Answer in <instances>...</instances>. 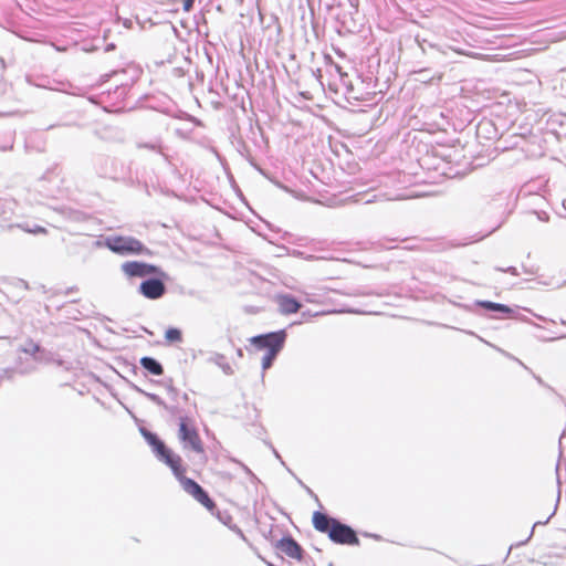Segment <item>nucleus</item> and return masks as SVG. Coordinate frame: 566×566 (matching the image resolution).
Instances as JSON below:
<instances>
[{"mask_svg": "<svg viewBox=\"0 0 566 566\" xmlns=\"http://www.w3.org/2000/svg\"><path fill=\"white\" fill-rule=\"evenodd\" d=\"M145 438L153 447L156 455L171 469L184 491L191 495L208 511H214L216 503L210 499L208 493L195 480L186 476V468L182 464L180 455L175 454L170 449H168L156 434L147 432L145 433Z\"/></svg>", "mask_w": 566, "mask_h": 566, "instance_id": "obj_1", "label": "nucleus"}, {"mask_svg": "<svg viewBox=\"0 0 566 566\" xmlns=\"http://www.w3.org/2000/svg\"><path fill=\"white\" fill-rule=\"evenodd\" d=\"M313 525L316 531L326 533L331 541L343 545H358L359 539L355 531L338 522L335 518L327 516L322 512H314L312 517Z\"/></svg>", "mask_w": 566, "mask_h": 566, "instance_id": "obj_2", "label": "nucleus"}, {"mask_svg": "<svg viewBox=\"0 0 566 566\" xmlns=\"http://www.w3.org/2000/svg\"><path fill=\"white\" fill-rule=\"evenodd\" d=\"M286 339L285 331L272 332L250 338V344L255 350H265L262 358L263 370L269 369L277 354L282 350Z\"/></svg>", "mask_w": 566, "mask_h": 566, "instance_id": "obj_3", "label": "nucleus"}, {"mask_svg": "<svg viewBox=\"0 0 566 566\" xmlns=\"http://www.w3.org/2000/svg\"><path fill=\"white\" fill-rule=\"evenodd\" d=\"M104 247L119 255L151 254L145 244L134 237L112 235L104 240Z\"/></svg>", "mask_w": 566, "mask_h": 566, "instance_id": "obj_4", "label": "nucleus"}, {"mask_svg": "<svg viewBox=\"0 0 566 566\" xmlns=\"http://www.w3.org/2000/svg\"><path fill=\"white\" fill-rule=\"evenodd\" d=\"M178 437L185 448L188 447L197 453L205 451L200 436L188 418H180Z\"/></svg>", "mask_w": 566, "mask_h": 566, "instance_id": "obj_5", "label": "nucleus"}, {"mask_svg": "<svg viewBox=\"0 0 566 566\" xmlns=\"http://www.w3.org/2000/svg\"><path fill=\"white\" fill-rule=\"evenodd\" d=\"M123 273L132 279V277H147L151 275H161L164 276L165 273L160 270V268L140 262V261H127L124 262L120 266Z\"/></svg>", "mask_w": 566, "mask_h": 566, "instance_id": "obj_6", "label": "nucleus"}, {"mask_svg": "<svg viewBox=\"0 0 566 566\" xmlns=\"http://www.w3.org/2000/svg\"><path fill=\"white\" fill-rule=\"evenodd\" d=\"M139 292L149 300H157L166 292L164 282L159 279H149L139 285Z\"/></svg>", "mask_w": 566, "mask_h": 566, "instance_id": "obj_7", "label": "nucleus"}, {"mask_svg": "<svg viewBox=\"0 0 566 566\" xmlns=\"http://www.w3.org/2000/svg\"><path fill=\"white\" fill-rule=\"evenodd\" d=\"M276 547L291 558L301 560L303 558V549L300 544L291 536L281 538Z\"/></svg>", "mask_w": 566, "mask_h": 566, "instance_id": "obj_8", "label": "nucleus"}, {"mask_svg": "<svg viewBox=\"0 0 566 566\" xmlns=\"http://www.w3.org/2000/svg\"><path fill=\"white\" fill-rule=\"evenodd\" d=\"M276 302L280 312L285 315L297 313L301 308V303L290 295H279Z\"/></svg>", "mask_w": 566, "mask_h": 566, "instance_id": "obj_9", "label": "nucleus"}, {"mask_svg": "<svg viewBox=\"0 0 566 566\" xmlns=\"http://www.w3.org/2000/svg\"><path fill=\"white\" fill-rule=\"evenodd\" d=\"M139 363L150 375L160 376L164 374V368L160 363L151 357H143Z\"/></svg>", "mask_w": 566, "mask_h": 566, "instance_id": "obj_10", "label": "nucleus"}, {"mask_svg": "<svg viewBox=\"0 0 566 566\" xmlns=\"http://www.w3.org/2000/svg\"><path fill=\"white\" fill-rule=\"evenodd\" d=\"M479 304L483 308L489 310V311H497V312H502L505 314H510L513 312L512 308H510L509 306H506L504 304L493 303V302H489V301L480 302Z\"/></svg>", "mask_w": 566, "mask_h": 566, "instance_id": "obj_11", "label": "nucleus"}, {"mask_svg": "<svg viewBox=\"0 0 566 566\" xmlns=\"http://www.w3.org/2000/svg\"><path fill=\"white\" fill-rule=\"evenodd\" d=\"M165 339L168 344H176L182 340V333L180 329L170 327L165 333Z\"/></svg>", "mask_w": 566, "mask_h": 566, "instance_id": "obj_12", "label": "nucleus"}, {"mask_svg": "<svg viewBox=\"0 0 566 566\" xmlns=\"http://www.w3.org/2000/svg\"><path fill=\"white\" fill-rule=\"evenodd\" d=\"M22 353L34 356L40 352V346L32 339H28L20 349Z\"/></svg>", "mask_w": 566, "mask_h": 566, "instance_id": "obj_13", "label": "nucleus"}, {"mask_svg": "<svg viewBox=\"0 0 566 566\" xmlns=\"http://www.w3.org/2000/svg\"><path fill=\"white\" fill-rule=\"evenodd\" d=\"M195 0H184V10L190 11L193 6Z\"/></svg>", "mask_w": 566, "mask_h": 566, "instance_id": "obj_14", "label": "nucleus"}, {"mask_svg": "<svg viewBox=\"0 0 566 566\" xmlns=\"http://www.w3.org/2000/svg\"><path fill=\"white\" fill-rule=\"evenodd\" d=\"M459 54H463L462 51H457ZM464 55L469 56V57H473V59H478L480 55L476 54V53H464Z\"/></svg>", "mask_w": 566, "mask_h": 566, "instance_id": "obj_15", "label": "nucleus"}]
</instances>
